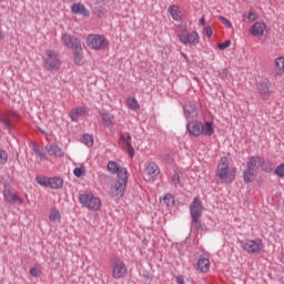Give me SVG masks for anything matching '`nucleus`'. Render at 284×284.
I'll use <instances>...</instances> for the list:
<instances>
[{
	"label": "nucleus",
	"instance_id": "40",
	"mask_svg": "<svg viewBox=\"0 0 284 284\" xmlns=\"http://www.w3.org/2000/svg\"><path fill=\"white\" fill-rule=\"evenodd\" d=\"M232 44V41L226 40L220 44H217L219 50H225L226 48H230V45Z\"/></svg>",
	"mask_w": 284,
	"mask_h": 284
},
{
	"label": "nucleus",
	"instance_id": "28",
	"mask_svg": "<svg viewBox=\"0 0 284 284\" xmlns=\"http://www.w3.org/2000/svg\"><path fill=\"white\" fill-rule=\"evenodd\" d=\"M256 179V171H250V169H245L243 171V181L244 183H252Z\"/></svg>",
	"mask_w": 284,
	"mask_h": 284
},
{
	"label": "nucleus",
	"instance_id": "35",
	"mask_svg": "<svg viewBox=\"0 0 284 284\" xmlns=\"http://www.w3.org/2000/svg\"><path fill=\"white\" fill-rule=\"evenodd\" d=\"M8 163V152L6 150L0 149V165H6Z\"/></svg>",
	"mask_w": 284,
	"mask_h": 284
},
{
	"label": "nucleus",
	"instance_id": "34",
	"mask_svg": "<svg viewBox=\"0 0 284 284\" xmlns=\"http://www.w3.org/2000/svg\"><path fill=\"white\" fill-rule=\"evenodd\" d=\"M247 22L248 23H254L258 19V14H256V11L251 9L246 16Z\"/></svg>",
	"mask_w": 284,
	"mask_h": 284
},
{
	"label": "nucleus",
	"instance_id": "16",
	"mask_svg": "<svg viewBox=\"0 0 284 284\" xmlns=\"http://www.w3.org/2000/svg\"><path fill=\"white\" fill-rule=\"evenodd\" d=\"M69 116L73 123H79V116H90V113L85 106H77L70 111Z\"/></svg>",
	"mask_w": 284,
	"mask_h": 284
},
{
	"label": "nucleus",
	"instance_id": "44",
	"mask_svg": "<svg viewBox=\"0 0 284 284\" xmlns=\"http://www.w3.org/2000/svg\"><path fill=\"white\" fill-rule=\"evenodd\" d=\"M205 34H206L207 39L212 38L213 31H212V27L211 26H207L205 28Z\"/></svg>",
	"mask_w": 284,
	"mask_h": 284
},
{
	"label": "nucleus",
	"instance_id": "45",
	"mask_svg": "<svg viewBox=\"0 0 284 284\" xmlns=\"http://www.w3.org/2000/svg\"><path fill=\"white\" fill-rule=\"evenodd\" d=\"M176 283L178 284H185V280L183 278V276L180 275V276L176 277Z\"/></svg>",
	"mask_w": 284,
	"mask_h": 284
},
{
	"label": "nucleus",
	"instance_id": "14",
	"mask_svg": "<svg viewBox=\"0 0 284 284\" xmlns=\"http://www.w3.org/2000/svg\"><path fill=\"white\" fill-rule=\"evenodd\" d=\"M256 88L261 99H270L272 92H274V90L272 89V82H270L268 79H263L262 81H260Z\"/></svg>",
	"mask_w": 284,
	"mask_h": 284
},
{
	"label": "nucleus",
	"instance_id": "39",
	"mask_svg": "<svg viewBox=\"0 0 284 284\" xmlns=\"http://www.w3.org/2000/svg\"><path fill=\"white\" fill-rule=\"evenodd\" d=\"M219 19L221 20V23H223V26H225L226 28H232V22H230L227 18L220 16Z\"/></svg>",
	"mask_w": 284,
	"mask_h": 284
},
{
	"label": "nucleus",
	"instance_id": "4",
	"mask_svg": "<svg viewBox=\"0 0 284 284\" xmlns=\"http://www.w3.org/2000/svg\"><path fill=\"white\" fill-rule=\"evenodd\" d=\"M215 175L219 176L221 181H224V183H232L234 179H236V170L230 169L227 156L221 158Z\"/></svg>",
	"mask_w": 284,
	"mask_h": 284
},
{
	"label": "nucleus",
	"instance_id": "26",
	"mask_svg": "<svg viewBox=\"0 0 284 284\" xmlns=\"http://www.w3.org/2000/svg\"><path fill=\"white\" fill-rule=\"evenodd\" d=\"M202 134L204 136L214 135V122L206 121V122H204V124L202 123Z\"/></svg>",
	"mask_w": 284,
	"mask_h": 284
},
{
	"label": "nucleus",
	"instance_id": "2",
	"mask_svg": "<svg viewBox=\"0 0 284 284\" xmlns=\"http://www.w3.org/2000/svg\"><path fill=\"white\" fill-rule=\"evenodd\" d=\"M189 210L191 216V230H202V232H205L207 230V226H205V224H202L201 222V216H203V210H205L201 197L195 196L191 202Z\"/></svg>",
	"mask_w": 284,
	"mask_h": 284
},
{
	"label": "nucleus",
	"instance_id": "1",
	"mask_svg": "<svg viewBox=\"0 0 284 284\" xmlns=\"http://www.w3.org/2000/svg\"><path fill=\"white\" fill-rule=\"evenodd\" d=\"M106 170L110 174L116 175V181L110 189L111 196H116L121 199L125 194V187H128V169L121 166L114 161H109L106 164Z\"/></svg>",
	"mask_w": 284,
	"mask_h": 284
},
{
	"label": "nucleus",
	"instance_id": "24",
	"mask_svg": "<svg viewBox=\"0 0 284 284\" xmlns=\"http://www.w3.org/2000/svg\"><path fill=\"white\" fill-rule=\"evenodd\" d=\"M195 270L202 273L210 272V258L200 257L195 264Z\"/></svg>",
	"mask_w": 284,
	"mask_h": 284
},
{
	"label": "nucleus",
	"instance_id": "48",
	"mask_svg": "<svg viewBox=\"0 0 284 284\" xmlns=\"http://www.w3.org/2000/svg\"><path fill=\"white\" fill-rule=\"evenodd\" d=\"M0 41H3V31L0 30Z\"/></svg>",
	"mask_w": 284,
	"mask_h": 284
},
{
	"label": "nucleus",
	"instance_id": "6",
	"mask_svg": "<svg viewBox=\"0 0 284 284\" xmlns=\"http://www.w3.org/2000/svg\"><path fill=\"white\" fill-rule=\"evenodd\" d=\"M44 54V70H48V72H57L61 68V59L59 58V53L53 50H45Z\"/></svg>",
	"mask_w": 284,
	"mask_h": 284
},
{
	"label": "nucleus",
	"instance_id": "15",
	"mask_svg": "<svg viewBox=\"0 0 284 284\" xmlns=\"http://www.w3.org/2000/svg\"><path fill=\"white\" fill-rule=\"evenodd\" d=\"M161 174V169L155 162H146L144 164V175L148 181H154Z\"/></svg>",
	"mask_w": 284,
	"mask_h": 284
},
{
	"label": "nucleus",
	"instance_id": "8",
	"mask_svg": "<svg viewBox=\"0 0 284 284\" xmlns=\"http://www.w3.org/2000/svg\"><path fill=\"white\" fill-rule=\"evenodd\" d=\"M36 182L42 187H50L51 190H63V178L53 176L48 178L45 175H37Z\"/></svg>",
	"mask_w": 284,
	"mask_h": 284
},
{
	"label": "nucleus",
	"instance_id": "38",
	"mask_svg": "<svg viewBox=\"0 0 284 284\" xmlns=\"http://www.w3.org/2000/svg\"><path fill=\"white\" fill-rule=\"evenodd\" d=\"M229 75L230 72L227 71V69H222L219 71V78L222 79V81H225V79H227Z\"/></svg>",
	"mask_w": 284,
	"mask_h": 284
},
{
	"label": "nucleus",
	"instance_id": "51",
	"mask_svg": "<svg viewBox=\"0 0 284 284\" xmlns=\"http://www.w3.org/2000/svg\"><path fill=\"white\" fill-rule=\"evenodd\" d=\"M104 0H98V3H103Z\"/></svg>",
	"mask_w": 284,
	"mask_h": 284
},
{
	"label": "nucleus",
	"instance_id": "19",
	"mask_svg": "<svg viewBox=\"0 0 284 284\" xmlns=\"http://www.w3.org/2000/svg\"><path fill=\"white\" fill-rule=\"evenodd\" d=\"M19 119V115L14 112H10L0 116V122L7 130H12V123Z\"/></svg>",
	"mask_w": 284,
	"mask_h": 284
},
{
	"label": "nucleus",
	"instance_id": "36",
	"mask_svg": "<svg viewBox=\"0 0 284 284\" xmlns=\"http://www.w3.org/2000/svg\"><path fill=\"white\" fill-rule=\"evenodd\" d=\"M275 174L276 176H278L280 179H284V163L280 164L276 166L275 169Z\"/></svg>",
	"mask_w": 284,
	"mask_h": 284
},
{
	"label": "nucleus",
	"instance_id": "23",
	"mask_svg": "<svg viewBox=\"0 0 284 284\" xmlns=\"http://www.w3.org/2000/svg\"><path fill=\"white\" fill-rule=\"evenodd\" d=\"M183 112L185 119H195V116L199 114V111H196V106H194V104L190 102L183 105Z\"/></svg>",
	"mask_w": 284,
	"mask_h": 284
},
{
	"label": "nucleus",
	"instance_id": "13",
	"mask_svg": "<svg viewBox=\"0 0 284 284\" xmlns=\"http://www.w3.org/2000/svg\"><path fill=\"white\" fill-rule=\"evenodd\" d=\"M179 39L183 45H197L199 44V32L182 31Z\"/></svg>",
	"mask_w": 284,
	"mask_h": 284
},
{
	"label": "nucleus",
	"instance_id": "21",
	"mask_svg": "<svg viewBox=\"0 0 284 284\" xmlns=\"http://www.w3.org/2000/svg\"><path fill=\"white\" fill-rule=\"evenodd\" d=\"M45 151L48 152L49 156H55L58 159L64 156L63 149H61L59 144H49L45 146Z\"/></svg>",
	"mask_w": 284,
	"mask_h": 284
},
{
	"label": "nucleus",
	"instance_id": "52",
	"mask_svg": "<svg viewBox=\"0 0 284 284\" xmlns=\"http://www.w3.org/2000/svg\"><path fill=\"white\" fill-rule=\"evenodd\" d=\"M144 278H150V276H148V275H144Z\"/></svg>",
	"mask_w": 284,
	"mask_h": 284
},
{
	"label": "nucleus",
	"instance_id": "46",
	"mask_svg": "<svg viewBox=\"0 0 284 284\" xmlns=\"http://www.w3.org/2000/svg\"><path fill=\"white\" fill-rule=\"evenodd\" d=\"M32 150L37 154L41 149L39 148L38 144H33Z\"/></svg>",
	"mask_w": 284,
	"mask_h": 284
},
{
	"label": "nucleus",
	"instance_id": "37",
	"mask_svg": "<svg viewBox=\"0 0 284 284\" xmlns=\"http://www.w3.org/2000/svg\"><path fill=\"white\" fill-rule=\"evenodd\" d=\"M275 67L277 70H284V58L280 57L275 59Z\"/></svg>",
	"mask_w": 284,
	"mask_h": 284
},
{
	"label": "nucleus",
	"instance_id": "42",
	"mask_svg": "<svg viewBox=\"0 0 284 284\" xmlns=\"http://www.w3.org/2000/svg\"><path fill=\"white\" fill-rule=\"evenodd\" d=\"M163 201L164 203H166V205H170V201L171 203H174V199L172 197V194L168 193L163 196Z\"/></svg>",
	"mask_w": 284,
	"mask_h": 284
},
{
	"label": "nucleus",
	"instance_id": "33",
	"mask_svg": "<svg viewBox=\"0 0 284 284\" xmlns=\"http://www.w3.org/2000/svg\"><path fill=\"white\" fill-rule=\"evenodd\" d=\"M172 183L174 187H183V183H181V174L175 172L172 176Z\"/></svg>",
	"mask_w": 284,
	"mask_h": 284
},
{
	"label": "nucleus",
	"instance_id": "25",
	"mask_svg": "<svg viewBox=\"0 0 284 284\" xmlns=\"http://www.w3.org/2000/svg\"><path fill=\"white\" fill-rule=\"evenodd\" d=\"M168 11L171 14L173 21H181V19H183V12L181 11L180 7L170 6Z\"/></svg>",
	"mask_w": 284,
	"mask_h": 284
},
{
	"label": "nucleus",
	"instance_id": "32",
	"mask_svg": "<svg viewBox=\"0 0 284 284\" xmlns=\"http://www.w3.org/2000/svg\"><path fill=\"white\" fill-rule=\"evenodd\" d=\"M74 176L81 179V176H85V165L81 164L79 168L73 170Z\"/></svg>",
	"mask_w": 284,
	"mask_h": 284
},
{
	"label": "nucleus",
	"instance_id": "47",
	"mask_svg": "<svg viewBox=\"0 0 284 284\" xmlns=\"http://www.w3.org/2000/svg\"><path fill=\"white\" fill-rule=\"evenodd\" d=\"M199 23H200V26H205V17H202V18L199 20Z\"/></svg>",
	"mask_w": 284,
	"mask_h": 284
},
{
	"label": "nucleus",
	"instance_id": "43",
	"mask_svg": "<svg viewBox=\"0 0 284 284\" xmlns=\"http://www.w3.org/2000/svg\"><path fill=\"white\" fill-rule=\"evenodd\" d=\"M29 273L31 274V276H34V278L39 276V270L37 267H31Z\"/></svg>",
	"mask_w": 284,
	"mask_h": 284
},
{
	"label": "nucleus",
	"instance_id": "50",
	"mask_svg": "<svg viewBox=\"0 0 284 284\" xmlns=\"http://www.w3.org/2000/svg\"><path fill=\"white\" fill-rule=\"evenodd\" d=\"M184 59H187V55L185 53H181Z\"/></svg>",
	"mask_w": 284,
	"mask_h": 284
},
{
	"label": "nucleus",
	"instance_id": "30",
	"mask_svg": "<svg viewBox=\"0 0 284 284\" xmlns=\"http://www.w3.org/2000/svg\"><path fill=\"white\" fill-rule=\"evenodd\" d=\"M128 108L130 110H139V101H136V98H129L126 99Z\"/></svg>",
	"mask_w": 284,
	"mask_h": 284
},
{
	"label": "nucleus",
	"instance_id": "7",
	"mask_svg": "<svg viewBox=\"0 0 284 284\" xmlns=\"http://www.w3.org/2000/svg\"><path fill=\"white\" fill-rule=\"evenodd\" d=\"M256 165H258V168H262L263 172H266L267 174H270V172H272L274 168L272 165V162H265V160L258 155L248 158V161L246 163V170H250L251 172H256V170H258Z\"/></svg>",
	"mask_w": 284,
	"mask_h": 284
},
{
	"label": "nucleus",
	"instance_id": "12",
	"mask_svg": "<svg viewBox=\"0 0 284 284\" xmlns=\"http://www.w3.org/2000/svg\"><path fill=\"white\" fill-rule=\"evenodd\" d=\"M128 276V265L122 260H115L112 264V278L119 281Z\"/></svg>",
	"mask_w": 284,
	"mask_h": 284
},
{
	"label": "nucleus",
	"instance_id": "9",
	"mask_svg": "<svg viewBox=\"0 0 284 284\" xmlns=\"http://www.w3.org/2000/svg\"><path fill=\"white\" fill-rule=\"evenodd\" d=\"M109 43L108 39L101 34L87 36V45L90 50H95L97 52L105 50Z\"/></svg>",
	"mask_w": 284,
	"mask_h": 284
},
{
	"label": "nucleus",
	"instance_id": "27",
	"mask_svg": "<svg viewBox=\"0 0 284 284\" xmlns=\"http://www.w3.org/2000/svg\"><path fill=\"white\" fill-rule=\"evenodd\" d=\"M99 114L102 116V121L108 125V128H112L114 125V115L109 112H99Z\"/></svg>",
	"mask_w": 284,
	"mask_h": 284
},
{
	"label": "nucleus",
	"instance_id": "5",
	"mask_svg": "<svg viewBox=\"0 0 284 284\" xmlns=\"http://www.w3.org/2000/svg\"><path fill=\"white\" fill-rule=\"evenodd\" d=\"M78 201L91 212H99L101 210V199L94 196V193L91 191H84L82 194H79Z\"/></svg>",
	"mask_w": 284,
	"mask_h": 284
},
{
	"label": "nucleus",
	"instance_id": "41",
	"mask_svg": "<svg viewBox=\"0 0 284 284\" xmlns=\"http://www.w3.org/2000/svg\"><path fill=\"white\" fill-rule=\"evenodd\" d=\"M36 154H38L40 161H48V155L45 154V151H43V149H40Z\"/></svg>",
	"mask_w": 284,
	"mask_h": 284
},
{
	"label": "nucleus",
	"instance_id": "31",
	"mask_svg": "<svg viewBox=\"0 0 284 284\" xmlns=\"http://www.w3.org/2000/svg\"><path fill=\"white\" fill-rule=\"evenodd\" d=\"M49 219L52 222L61 221V213L59 212V210L52 209Z\"/></svg>",
	"mask_w": 284,
	"mask_h": 284
},
{
	"label": "nucleus",
	"instance_id": "3",
	"mask_svg": "<svg viewBox=\"0 0 284 284\" xmlns=\"http://www.w3.org/2000/svg\"><path fill=\"white\" fill-rule=\"evenodd\" d=\"M61 41L65 48L73 50L74 63L81 65V61H83V47L81 45V40L70 33H63L61 36Z\"/></svg>",
	"mask_w": 284,
	"mask_h": 284
},
{
	"label": "nucleus",
	"instance_id": "17",
	"mask_svg": "<svg viewBox=\"0 0 284 284\" xmlns=\"http://www.w3.org/2000/svg\"><path fill=\"white\" fill-rule=\"evenodd\" d=\"M203 123L201 121H192L186 124V130L191 136L202 135Z\"/></svg>",
	"mask_w": 284,
	"mask_h": 284
},
{
	"label": "nucleus",
	"instance_id": "11",
	"mask_svg": "<svg viewBox=\"0 0 284 284\" xmlns=\"http://www.w3.org/2000/svg\"><path fill=\"white\" fill-rule=\"evenodd\" d=\"M119 143H121L122 148H125L130 159H134L136 151L134 150V145H132V135L130 132H120Z\"/></svg>",
	"mask_w": 284,
	"mask_h": 284
},
{
	"label": "nucleus",
	"instance_id": "29",
	"mask_svg": "<svg viewBox=\"0 0 284 284\" xmlns=\"http://www.w3.org/2000/svg\"><path fill=\"white\" fill-rule=\"evenodd\" d=\"M82 143L87 145V148H92L94 145V138L88 133L83 134Z\"/></svg>",
	"mask_w": 284,
	"mask_h": 284
},
{
	"label": "nucleus",
	"instance_id": "20",
	"mask_svg": "<svg viewBox=\"0 0 284 284\" xmlns=\"http://www.w3.org/2000/svg\"><path fill=\"white\" fill-rule=\"evenodd\" d=\"M71 12L73 14H81L82 17H90V10H88V8H85V4L81 3V2H77L73 3L71 6Z\"/></svg>",
	"mask_w": 284,
	"mask_h": 284
},
{
	"label": "nucleus",
	"instance_id": "49",
	"mask_svg": "<svg viewBox=\"0 0 284 284\" xmlns=\"http://www.w3.org/2000/svg\"><path fill=\"white\" fill-rule=\"evenodd\" d=\"M41 134H48L44 130L40 129Z\"/></svg>",
	"mask_w": 284,
	"mask_h": 284
},
{
	"label": "nucleus",
	"instance_id": "18",
	"mask_svg": "<svg viewBox=\"0 0 284 284\" xmlns=\"http://www.w3.org/2000/svg\"><path fill=\"white\" fill-rule=\"evenodd\" d=\"M3 199L7 203L14 205V203H19V205H23V200L17 195V193H11L10 189H3L2 191Z\"/></svg>",
	"mask_w": 284,
	"mask_h": 284
},
{
	"label": "nucleus",
	"instance_id": "22",
	"mask_svg": "<svg viewBox=\"0 0 284 284\" xmlns=\"http://www.w3.org/2000/svg\"><path fill=\"white\" fill-rule=\"evenodd\" d=\"M266 29L267 26H265V22H255L251 28V34L253 37H263Z\"/></svg>",
	"mask_w": 284,
	"mask_h": 284
},
{
	"label": "nucleus",
	"instance_id": "10",
	"mask_svg": "<svg viewBox=\"0 0 284 284\" xmlns=\"http://www.w3.org/2000/svg\"><path fill=\"white\" fill-rule=\"evenodd\" d=\"M240 245L244 252L247 254H258L261 250H263V240L255 239V240H245L240 241Z\"/></svg>",
	"mask_w": 284,
	"mask_h": 284
}]
</instances>
